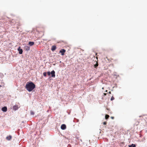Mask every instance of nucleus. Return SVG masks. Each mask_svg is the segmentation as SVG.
Wrapping results in <instances>:
<instances>
[{"label": "nucleus", "instance_id": "f257e3e1", "mask_svg": "<svg viewBox=\"0 0 147 147\" xmlns=\"http://www.w3.org/2000/svg\"><path fill=\"white\" fill-rule=\"evenodd\" d=\"M35 87V85L32 82H27L25 87L26 90L29 92L32 91Z\"/></svg>", "mask_w": 147, "mask_h": 147}, {"label": "nucleus", "instance_id": "f03ea898", "mask_svg": "<svg viewBox=\"0 0 147 147\" xmlns=\"http://www.w3.org/2000/svg\"><path fill=\"white\" fill-rule=\"evenodd\" d=\"M65 50L64 49H62L59 51V53H61V55H64V53L65 52Z\"/></svg>", "mask_w": 147, "mask_h": 147}, {"label": "nucleus", "instance_id": "7ed1b4c3", "mask_svg": "<svg viewBox=\"0 0 147 147\" xmlns=\"http://www.w3.org/2000/svg\"><path fill=\"white\" fill-rule=\"evenodd\" d=\"M61 129L64 130L66 129V126L65 125L63 124L61 125Z\"/></svg>", "mask_w": 147, "mask_h": 147}, {"label": "nucleus", "instance_id": "20e7f679", "mask_svg": "<svg viewBox=\"0 0 147 147\" xmlns=\"http://www.w3.org/2000/svg\"><path fill=\"white\" fill-rule=\"evenodd\" d=\"M18 51H19V54H22V52H23L22 49H21L20 47H19L18 48Z\"/></svg>", "mask_w": 147, "mask_h": 147}, {"label": "nucleus", "instance_id": "39448f33", "mask_svg": "<svg viewBox=\"0 0 147 147\" xmlns=\"http://www.w3.org/2000/svg\"><path fill=\"white\" fill-rule=\"evenodd\" d=\"M19 107H18V106L14 105L13 107V110H17Z\"/></svg>", "mask_w": 147, "mask_h": 147}, {"label": "nucleus", "instance_id": "423d86ee", "mask_svg": "<svg viewBox=\"0 0 147 147\" xmlns=\"http://www.w3.org/2000/svg\"><path fill=\"white\" fill-rule=\"evenodd\" d=\"M51 74L52 77H55V71L53 70L51 73Z\"/></svg>", "mask_w": 147, "mask_h": 147}, {"label": "nucleus", "instance_id": "0eeeda50", "mask_svg": "<svg viewBox=\"0 0 147 147\" xmlns=\"http://www.w3.org/2000/svg\"><path fill=\"white\" fill-rule=\"evenodd\" d=\"M56 47L55 45H53L51 47V50L52 51H54L56 50Z\"/></svg>", "mask_w": 147, "mask_h": 147}, {"label": "nucleus", "instance_id": "6e6552de", "mask_svg": "<svg viewBox=\"0 0 147 147\" xmlns=\"http://www.w3.org/2000/svg\"><path fill=\"white\" fill-rule=\"evenodd\" d=\"M2 110L4 112L6 111L7 110V107H4L2 108Z\"/></svg>", "mask_w": 147, "mask_h": 147}, {"label": "nucleus", "instance_id": "1a4fd4ad", "mask_svg": "<svg viewBox=\"0 0 147 147\" xmlns=\"http://www.w3.org/2000/svg\"><path fill=\"white\" fill-rule=\"evenodd\" d=\"M12 137V136H11L10 135L7 136L6 137V138L7 140H9L11 139Z\"/></svg>", "mask_w": 147, "mask_h": 147}, {"label": "nucleus", "instance_id": "9d476101", "mask_svg": "<svg viewBox=\"0 0 147 147\" xmlns=\"http://www.w3.org/2000/svg\"><path fill=\"white\" fill-rule=\"evenodd\" d=\"M24 49L26 51H28L30 50V48L28 46H26L24 47Z\"/></svg>", "mask_w": 147, "mask_h": 147}, {"label": "nucleus", "instance_id": "9b49d317", "mask_svg": "<svg viewBox=\"0 0 147 147\" xmlns=\"http://www.w3.org/2000/svg\"><path fill=\"white\" fill-rule=\"evenodd\" d=\"M34 44V42H29L28 43V44L30 46H32Z\"/></svg>", "mask_w": 147, "mask_h": 147}, {"label": "nucleus", "instance_id": "f8f14e48", "mask_svg": "<svg viewBox=\"0 0 147 147\" xmlns=\"http://www.w3.org/2000/svg\"><path fill=\"white\" fill-rule=\"evenodd\" d=\"M129 147H136V145L135 144H132L131 145H129Z\"/></svg>", "mask_w": 147, "mask_h": 147}, {"label": "nucleus", "instance_id": "ddd939ff", "mask_svg": "<svg viewBox=\"0 0 147 147\" xmlns=\"http://www.w3.org/2000/svg\"><path fill=\"white\" fill-rule=\"evenodd\" d=\"M98 66V64L97 62H96V63L94 65V67L95 68H96L97 66Z\"/></svg>", "mask_w": 147, "mask_h": 147}, {"label": "nucleus", "instance_id": "4468645a", "mask_svg": "<svg viewBox=\"0 0 147 147\" xmlns=\"http://www.w3.org/2000/svg\"><path fill=\"white\" fill-rule=\"evenodd\" d=\"M109 115H106L105 116V119H107L109 118Z\"/></svg>", "mask_w": 147, "mask_h": 147}, {"label": "nucleus", "instance_id": "2eb2a0df", "mask_svg": "<svg viewBox=\"0 0 147 147\" xmlns=\"http://www.w3.org/2000/svg\"><path fill=\"white\" fill-rule=\"evenodd\" d=\"M43 75L45 77L46 76H47V73L46 72H44L43 73Z\"/></svg>", "mask_w": 147, "mask_h": 147}, {"label": "nucleus", "instance_id": "dca6fc26", "mask_svg": "<svg viewBox=\"0 0 147 147\" xmlns=\"http://www.w3.org/2000/svg\"><path fill=\"white\" fill-rule=\"evenodd\" d=\"M114 97L113 96H112L111 98V100H114Z\"/></svg>", "mask_w": 147, "mask_h": 147}, {"label": "nucleus", "instance_id": "f3484780", "mask_svg": "<svg viewBox=\"0 0 147 147\" xmlns=\"http://www.w3.org/2000/svg\"><path fill=\"white\" fill-rule=\"evenodd\" d=\"M3 84V83L1 82H0V88L2 87V85Z\"/></svg>", "mask_w": 147, "mask_h": 147}, {"label": "nucleus", "instance_id": "a211bd4d", "mask_svg": "<svg viewBox=\"0 0 147 147\" xmlns=\"http://www.w3.org/2000/svg\"><path fill=\"white\" fill-rule=\"evenodd\" d=\"M47 74L48 76H50L51 74V73L49 71H48L47 72Z\"/></svg>", "mask_w": 147, "mask_h": 147}, {"label": "nucleus", "instance_id": "6ab92c4d", "mask_svg": "<svg viewBox=\"0 0 147 147\" xmlns=\"http://www.w3.org/2000/svg\"><path fill=\"white\" fill-rule=\"evenodd\" d=\"M31 114L32 115H33L34 114V113L33 111H31Z\"/></svg>", "mask_w": 147, "mask_h": 147}, {"label": "nucleus", "instance_id": "aec40b11", "mask_svg": "<svg viewBox=\"0 0 147 147\" xmlns=\"http://www.w3.org/2000/svg\"><path fill=\"white\" fill-rule=\"evenodd\" d=\"M103 124L104 125H106V124H107V122H105L103 123Z\"/></svg>", "mask_w": 147, "mask_h": 147}, {"label": "nucleus", "instance_id": "412c9836", "mask_svg": "<svg viewBox=\"0 0 147 147\" xmlns=\"http://www.w3.org/2000/svg\"><path fill=\"white\" fill-rule=\"evenodd\" d=\"M107 95V93H104V96H106Z\"/></svg>", "mask_w": 147, "mask_h": 147}, {"label": "nucleus", "instance_id": "4be33fe9", "mask_svg": "<svg viewBox=\"0 0 147 147\" xmlns=\"http://www.w3.org/2000/svg\"><path fill=\"white\" fill-rule=\"evenodd\" d=\"M111 119H114V117H111Z\"/></svg>", "mask_w": 147, "mask_h": 147}, {"label": "nucleus", "instance_id": "5701e85b", "mask_svg": "<svg viewBox=\"0 0 147 147\" xmlns=\"http://www.w3.org/2000/svg\"><path fill=\"white\" fill-rule=\"evenodd\" d=\"M109 93L110 94H111V91H109Z\"/></svg>", "mask_w": 147, "mask_h": 147}, {"label": "nucleus", "instance_id": "b1692460", "mask_svg": "<svg viewBox=\"0 0 147 147\" xmlns=\"http://www.w3.org/2000/svg\"><path fill=\"white\" fill-rule=\"evenodd\" d=\"M107 92V90H106L105 91V92Z\"/></svg>", "mask_w": 147, "mask_h": 147}]
</instances>
